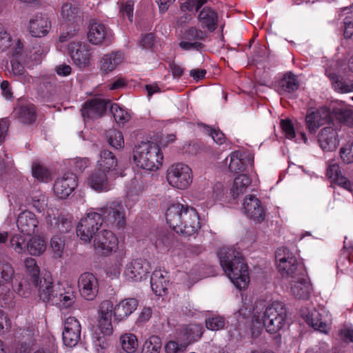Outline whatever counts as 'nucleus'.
I'll return each mask as SVG.
<instances>
[{"instance_id":"obj_1","label":"nucleus","mask_w":353,"mask_h":353,"mask_svg":"<svg viewBox=\"0 0 353 353\" xmlns=\"http://www.w3.org/2000/svg\"><path fill=\"white\" fill-rule=\"evenodd\" d=\"M165 219L173 230L185 236L196 234L201 228L198 212L188 205H170L166 210Z\"/></svg>"},{"instance_id":"obj_2","label":"nucleus","mask_w":353,"mask_h":353,"mask_svg":"<svg viewBox=\"0 0 353 353\" xmlns=\"http://www.w3.org/2000/svg\"><path fill=\"white\" fill-rule=\"evenodd\" d=\"M217 255L220 264L231 281L239 289H245L250 282L248 267L241 253L234 248L223 247Z\"/></svg>"},{"instance_id":"obj_3","label":"nucleus","mask_w":353,"mask_h":353,"mask_svg":"<svg viewBox=\"0 0 353 353\" xmlns=\"http://www.w3.org/2000/svg\"><path fill=\"white\" fill-rule=\"evenodd\" d=\"M132 159L137 166L154 171L161 166L163 155L157 143L146 140L135 143L132 150Z\"/></svg>"},{"instance_id":"obj_4","label":"nucleus","mask_w":353,"mask_h":353,"mask_svg":"<svg viewBox=\"0 0 353 353\" xmlns=\"http://www.w3.org/2000/svg\"><path fill=\"white\" fill-rule=\"evenodd\" d=\"M256 321L261 323L270 334L278 332L286 320V309L283 303L275 301L268 305L262 314H255Z\"/></svg>"},{"instance_id":"obj_5","label":"nucleus","mask_w":353,"mask_h":353,"mask_svg":"<svg viewBox=\"0 0 353 353\" xmlns=\"http://www.w3.org/2000/svg\"><path fill=\"white\" fill-rule=\"evenodd\" d=\"M208 37L207 32L196 26H190L182 33L181 41L179 43V46L184 51L194 50L202 52L205 48L203 42L207 40Z\"/></svg>"},{"instance_id":"obj_6","label":"nucleus","mask_w":353,"mask_h":353,"mask_svg":"<svg viewBox=\"0 0 353 353\" xmlns=\"http://www.w3.org/2000/svg\"><path fill=\"white\" fill-rule=\"evenodd\" d=\"M97 212L103 219V223L108 226L121 229L125 225L124 208L121 203L116 201L108 203Z\"/></svg>"},{"instance_id":"obj_7","label":"nucleus","mask_w":353,"mask_h":353,"mask_svg":"<svg viewBox=\"0 0 353 353\" xmlns=\"http://www.w3.org/2000/svg\"><path fill=\"white\" fill-rule=\"evenodd\" d=\"M103 219L97 212L88 213L79 222L77 234L85 243L90 242L102 226Z\"/></svg>"},{"instance_id":"obj_8","label":"nucleus","mask_w":353,"mask_h":353,"mask_svg":"<svg viewBox=\"0 0 353 353\" xmlns=\"http://www.w3.org/2000/svg\"><path fill=\"white\" fill-rule=\"evenodd\" d=\"M167 180L172 187L186 189L192 181V170L183 163L174 164L167 171Z\"/></svg>"},{"instance_id":"obj_9","label":"nucleus","mask_w":353,"mask_h":353,"mask_svg":"<svg viewBox=\"0 0 353 353\" xmlns=\"http://www.w3.org/2000/svg\"><path fill=\"white\" fill-rule=\"evenodd\" d=\"M275 259L278 262V270L283 278L296 279L299 263L296 258L288 248L278 249L275 253Z\"/></svg>"},{"instance_id":"obj_10","label":"nucleus","mask_w":353,"mask_h":353,"mask_svg":"<svg viewBox=\"0 0 353 353\" xmlns=\"http://www.w3.org/2000/svg\"><path fill=\"white\" fill-rule=\"evenodd\" d=\"M94 247L102 255L108 256L118 249V239L112 231L103 230L95 235Z\"/></svg>"},{"instance_id":"obj_11","label":"nucleus","mask_w":353,"mask_h":353,"mask_svg":"<svg viewBox=\"0 0 353 353\" xmlns=\"http://www.w3.org/2000/svg\"><path fill=\"white\" fill-rule=\"evenodd\" d=\"M110 101L95 98L85 102L81 109L84 120H94L104 115L110 107Z\"/></svg>"},{"instance_id":"obj_12","label":"nucleus","mask_w":353,"mask_h":353,"mask_svg":"<svg viewBox=\"0 0 353 353\" xmlns=\"http://www.w3.org/2000/svg\"><path fill=\"white\" fill-rule=\"evenodd\" d=\"M243 210L248 218L256 223H261L265 220V208L261 201L254 195L245 196L243 203Z\"/></svg>"},{"instance_id":"obj_13","label":"nucleus","mask_w":353,"mask_h":353,"mask_svg":"<svg viewBox=\"0 0 353 353\" xmlns=\"http://www.w3.org/2000/svg\"><path fill=\"white\" fill-rule=\"evenodd\" d=\"M78 287L81 296L86 300L92 301L98 294V279L93 274L84 272L79 278Z\"/></svg>"},{"instance_id":"obj_14","label":"nucleus","mask_w":353,"mask_h":353,"mask_svg":"<svg viewBox=\"0 0 353 353\" xmlns=\"http://www.w3.org/2000/svg\"><path fill=\"white\" fill-rule=\"evenodd\" d=\"M77 186V176L73 172H66L58 178L54 184V194L61 199H65Z\"/></svg>"},{"instance_id":"obj_15","label":"nucleus","mask_w":353,"mask_h":353,"mask_svg":"<svg viewBox=\"0 0 353 353\" xmlns=\"http://www.w3.org/2000/svg\"><path fill=\"white\" fill-rule=\"evenodd\" d=\"M81 325L75 317L67 318L62 333L63 344L70 347L76 346L81 339Z\"/></svg>"},{"instance_id":"obj_16","label":"nucleus","mask_w":353,"mask_h":353,"mask_svg":"<svg viewBox=\"0 0 353 353\" xmlns=\"http://www.w3.org/2000/svg\"><path fill=\"white\" fill-rule=\"evenodd\" d=\"M88 39L90 43L95 45L109 46L112 42L113 36L110 29L106 26L94 22L90 26Z\"/></svg>"},{"instance_id":"obj_17","label":"nucleus","mask_w":353,"mask_h":353,"mask_svg":"<svg viewBox=\"0 0 353 353\" xmlns=\"http://www.w3.org/2000/svg\"><path fill=\"white\" fill-rule=\"evenodd\" d=\"M37 285L35 283H30L38 290L39 296L43 302L57 303V299L54 298L55 293L58 290L57 285L52 282L51 276L46 274L43 278H39Z\"/></svg>"},{"instance_id":"obj_18","label":"nucleus","mask_w":353,"mask_h":353,"mask_svg":"<svg viewBox=\"0 0 353 353\" xmlns=\"http://www.w3.org/2000/svg\"><path fill=\"white\" fill-rule=\"evenodd\" d=\"M332 118L342 125L353 126V110L343 101H333L330 105Z\"/></svg>"},{"instance_id":"obj_19","label":"nucleus","mask_w":353,"mask_h":353,"mask_svg":"<svg viewBox=\"0 0 353 353\" xmlns=\"http://www.w3.org/2000/svg\"><path fill=\"white\" fill-rule=\"evenodd\" d=\"M150 270L148 261L143 259H137L126 265L124 274L128 280L140 281L147 276Z\"/></svg>"},{"instance_id":"obj_20","label":"nucleus","mask_w":353,"mask_h":353,"mask_svg":"<svg viewBox=\"0 0 353 353\" xmlns=\"http://www.w3.org/2000/svg\"><path fill=\"white\" fill-rule=\"evenodd\" d=\"M50 28L51 22L45 14L37 13L29 21V32L34 37L40 38L46 36Z\"/></svg>"},{"instance_id":"obj_21","label":"nucleus","mask_w":353,"mask_h":353,"mask_svg":"<svg viewBox=\"0 0 353 353\" xmlns=\"http://www.w3.org/2000/svg\"><path fill=\"white\" fill-rule=\"evenodd\" d=\"M68 53L74 64L79 68L88 65L90 54L85 44L81 42H70L68 47Z\"/></svg>"},{"instance_id":"obj_22","label":"nucleus","mask_w":353,"mask_h":353,"mask_svg":"<svg viewBox=\"0 0 353 353\" xmlns=\"http://www.w3.org/2000/svg\"><path fill=\"white\" fill-rule=\"evenodd\" d=\"M39 221L35 214L30 211L21 212L17 220L19 231L24 235L31 236L38 232Z\"/></svg>"},{"instance_id":"obj_23","label":"nucleus","mask_w":353,"mask_h":353,"mask_svg":"<svg viewBox=\"0 0 353 353\" xmlns=\"http://www.w3.org/2000/svg\"><path fill=\"white\" fill-rule=\"evenodd\" d=\"M298 77L292 72H287L275 82L274 89L280 95L292 94L299 88Z\"/></svg>"},{"instance_id":"obj_24","label":"nucleus","mask_w":353,"mask_h":353,"mask_svg":"<svg viewBox=\"0 0 353 353\" xmlns=\"http://www.w3.org/2000/svg\"><path fill=\"white\" fill-rule=\"evenodd\" d=\"M203 332V326L200 324L185 325L179 329L178 338L185 346H188L197 341L202 336Z\"/></svg>"},{"instance_id":"obj_25","label":"nucleus","mask_w":353,"mask_h":353,"mask_svg":"<svg viewBox=\"0 0 353 353\" xmlns=\"http://www.w3.org/2000/svg\"><path fill=\"white\" fill-rule=\"evenodd\" d=\"M326 176L332 183H334L351 192H353V183L341 174L339 165L334 161L328 162Z\"/></svg>"},{"instance_id":"obj_26","label":"nucleus","mask_w":353,"mask_h":353,"mask_svg":"<svg viewBox=\"0 0 353 353\" xmlns=\"http://www.w3.org/2000/svg\"><path fill=\"white\" fill-rule=\"evenodd\" d=\"M318 143L324 151H332L339 145L338 134L331 126L323 128L318 135Z\"/></svg>"},{"instance_id":"obj_27","label":"nucleus","mask_w":353,"mask_h":353,"mask_svg":"<svg viewBox=\"0 0 353 353\" xmlns=\"http://www.w3.org/2000/svg\"><path fill=\"white\" fill-rule=\"evenodd\" d=\"M325 75L332 83L334 90L339 93L353 92V80L344 81L343 79L332 68L325 69Z\"/></svg>"},{"instance_id":"obj_28","label":"nucleus","mask_w":353,"mask_h":353,"mask_svg":"<svg viewBox=\"0 0 353 353\" xmlns=\"http://www.w3.org/2000/svg\"><path fill=\"white\" fill-rule=\"evenodd\" d=\"M138 301L134 298L125 299L120 301L114 308V316L116 320L120 321L131 314L137 309Z\"/></svg>"},{"instance_id":"obj_29","label":"nucleus","mask_w":353,"mask_h":353,"mask_svg":"<svg viewBox=\"0 0 353 353\" xmlns=\"http://www.w3.org/2000/svg\"><path fill=\"white\" fill-rule=\"evenodd\" d=\"M331 123L334 125L330 107H321L315 112H310V133H312V130L314 131L315 128Z\"/></svg>"},{"instance_id":"obj_30","label":"nucleus","mask_w":353,"mask_h":353,"mask_svg":"<svg viewBox=\"0 0 353 353\" xmlns=\"http://www.w3.org/2000/svg\"><path fill=\"white\" fill-rule=\"evenodd\" d=\"M13 114L21 123L26 125L32 124L37 118L35 106L32 103L16 107Z\"/></svg>"},{"instance_id":"obj_31","label":"nucleus","mask_w":353,"mask_h":353,"mask_svg":"<svg viewBox=\"0 0 353 353\" xmlns=\"http://www.w3.org/2000/svg\"><path fill=\"white\" fill-rule=\"evenodd\" d=\"M168 272L161 270H154L151 276L150 283L154 293L157 296H163L168 290L169 281L167 277Z\"/></svg>"},{"instance_id":"obj_32","label":"nucleus","mask_w":353,"mask_h":353,"mask_svg":"<svg viewBox=\"0 0 353 353\" xmlns=\"http://www.w3.org/2000/svg\"><path fill=\"white\" fill-rule=\"evenodd\" d=\"M123 60V55L119 51L104 54L100 61V69L105 73L112 72L122 63Z\"/></svg>"},{"instance_id":"obj_33","label":"nucleus","mask_w":353,"mask_h":353,"mask_svg":"<svg viewBox=\"0 0 353 353\" xmlns=\"http://www.w3.org/2000/svg\"><path fill=\"white\" fill-rule=\"evenodd\" d=\"M108 174V172L98 169L90 174L88 183L92 189L97 192L108 191L110 189Z\"/></svg>"},{"instance_id":"obj_34","label":"nucleus","mask_w":353,"mask_h":353,"mask_svg":"<svg viewBox=\"0 0 353 353\" xmlns=\"http://www.w3.org/2000/svg\"><path fill=\"white\" fill-rule=\"evenodd\" d=\"M117 158L116 155L107 149H103L100 152V159L98 160L99 169L111 174L117 167Z\"/></svg>"},{"instance_id":"obj_35","label":"nucleus","mask_w":353,"mask_h":353,"mask_svg":"<svg viewBox=\"0 0 353 353\" xmlns=\"http://www.w3.org/2000/svg\"><path fill=\"white\" fill-rule=\"evenodd\" d=\"M198 19L203 28H206L210 32H214L217 28L218 16L216 12L209 7H204L200 12Z\"/></svg>"},{"instance_id":"obj_36","label":"nucleus","mask_w":353,"mask_h":353,"mask_svg":"<svg viewBox=\"0 0 353 353\" xmlns=\"http://www.w3.org/2000/svg\"><path fill=\"white\" fill-rule=\"evenodd\" d=\"M280 124L286 138L289 139H294L296 142L303 141L306 143L307 136L305 133L303 132H299L298 130L297 132H296L294 125L290 119H282L281 120Z\"/></svg>"},{"instance_id":"obj_37","label":"nucleus","mask_w":353,"mask_h":353,"mask_svg":"<svg viewBox=\"0 0 353 353\" xmlns=\"http://www.w3.org/2000/svg\"><path fill=\"white\" fill-rule=\"evenodd\" d=\"M58 290L55 293L54 298L57 299V303H52L59 307H70L72 305L76 300V296L73 292H65L61 288L59 285H57Z\"/></svg>"},{"instance_id":"obj_38","label":"nucleus","mask_w":353,"mask_h":353,"mask_svg":"<svg viewBox=\"0 0 353 353\" xmlns=\"http://www.w3.org/2000/svg\"><path fill=\"white\" fill-rule=\"evenodd\" d=\"M50 225L52 230L61 234L67 233L72 228L71 218L62 214L50 219Z\"/></svg>"},{"instance_id":"obj_39","label":"nucleus","mask_w":353,"mask_h":353,"mask_svg":"<svg viewBox=\"0 0 353 353\" xmlns=\"http://www.w3.org/2000/svg\"><path fill=\"white\" fill-rule=\"evenodd\" d=\"M251 179L246 174H239L236 176L233 183L230 194L234 199L240 194H243L247 188L250 185Z\"/></svg>"},{"instance_id":"obj_40","label":"nucleus","mask_w":353,"mask_h":353,"mask_svg":"<svg viewBox=\"0 0 353 353\" xmlns=\"http://www.w3.org/2000/svg\"><path fill=\"white\" fill-rule=\"evenodd\" d=\"M291 292L295 298L305 299L309 298V284L305 279L297 278L291 285Z\"/></svg>"},{"instance_id":"obj_41","label":"nucleus","mask_w":353,"mask_h":353,"mask_svg":"<svg viewBox=\"0 0 353 353\" xmlns=\"http://www.w3.org/2000/svg\"><path fill=\"white\" fill-rule=\"evenodd\" d=\"M324 312L323 308L320 309V310L314 309L310 312V327H313L314 330L327 333V324L323 320V313Z\"/></svg>"},{"instance_id":"obj_42","label":"nucleus","mask_w":353,"mask_h":353,"mask_svg":"<svg viewBox=\"0 0 353 353\" xmlns=\"http://www.w3.org/2000/svg\"><path fill=\"white\" fill-rule=\"evenodd\" d=\"M246 164L242 158V154L239 151H234L230 155L229 170L234 173L243 172Z\"/></svg>"},{"instance_id":"obj_43","label":"nucleus","mask_w":353,"mask_h":353,"mask_svg":"<svg viewBox=\"0 0 353 353\" xmlns=\"http://www.w3.org/2000/svg\"><path fill=\"white\" fill-rule=\"evenodd\" d=\"M28 281L30 283L37 285V280L40 278V270L34 259L28 257L25 260Z\"/></svg>"},{"instance_id":"obj_44","label":"nucleus","mask_w":353,"mask_h":353,"mask_svg":"<svg viewBox=\"0 0 353 353\" xmlns=\"http://www.w3.org/2000/svg\"><path fill=\"white\" fill-rule=\"evenodd\" d=\"M174 242V234L167 231H161L154 241V245L161 251L168 249Z\"/></svg>"},{"instance_id":"obj_45","label":"nucleus","mask_w":353,"mask_h":353,"mask_svg":"<svg viewBox=\"0 0 353 353\" xmlns=\"http://www.w3.org/2000/svg\"><path fill=\"white\" fill-rule=\"evenodd\" d=\"M120 343L123 351L127 353H134L138 347L137 336L133 334H125L121 336Z\"/></svg>"},{"instance_id":"obj_46","label":"nucleus","mask_w":353,"mask_h":353,"mask_svg":"<svg viewBox=\"0 0 353 353\" xmlns=\"http://www.w3.org/2000/svg\"><path fill=\"white\" fill-rule=\"evenodd\" d=\"M107 141L109 145L116 150H121L124 146V139L121 132L114 129L108 132Z\"/></svg>"},{"instance_id":"obj_47","label":"nucleus","mask_w":353,"mask_h":353,"mask_svg":"<svg viewBox=\"0 0 353 353\" xmlns=\"http://www.w3.org/2000/svg\"><path fill=\"white\" fill-rule=\"evenodd\" d=\"M161 345V338L152 335L145 341L141 353H159Z\"/></svg>"},{"instance_id":"obj_48","label":"nucleus","mask_w":353,"mask_h":353,"mask_svg":"<svg viewBox=\"0 0 353 353\" xmlns=\"http://www.w3.org/2000/svg\"><path fill=\"white\" fill-rule=\"evenodd\" d=\"M27 250L31 255L38 256L46 250V243L41 238H32L26 245Z\"/></svg>"},{"instance_id":"obj_49","label":"nucleus","mask_w":353,"mask_h":353,"mask_svg":"<svg viewBox=\"0 0 353 353\" xmlns=\"http://www.w3.org/2000/svg\"><path fill=\"white\" fill-rule=\"evenodd\" d=\"M198 125L203 128V132L209 134L216 143L221 145L225 143V134L219 129L213 128L202 123H198Z\"/></svg>"},{"instance_id":"obj_50","label":"nucleus","mask_w":353,"mask_h":353,"mask_svg":"<svg viewBox=\"0 0 353 353\" xmlns=\"http://www.w3.org/2000/svg\"><path fill=\"white\" fill-rule=\"evenodd\" d=\"M32 175L37 180L43 182H48L51 179L50 171L39 163H35L32 168Z\"/></svg>"},{"instance_id":"obj_51","label":"nucleus","mask_w":353,"mask_h":353,"mask_svg":"<svg viewBox=\"0 0 353 353\" xmlns=\"http://www.w3.org/2000/svg\"><path fill=\"white\" fill-rule=\"evenodd\" d=\"M14 270L8 263L0 265V285L4 283H11L14 276Z\"/></svg>"},{"instance_id":"obj_52","label":"nucleus","mask_w":353,"mask_h":353,"mask_svg":"<svg viewBox=\"0 0 353 353\" xmlns=\"http://www.w3.org/2000/svg\"><path fill=\"white\" fill-rule=\"evenodd\" d=\"M109 108L111 113L113 114V117L117 123H125L130 120V115L123 108H120L118 104L110 103Z\"/></svg>"},{"instance_id":"obj_53","label":"nucleus","mask_w":353,"mask_h":353,"mask_svg":"<svg viewBox=\"0 0 353 353\" xmlns=\"http://www.w3.org/2000/svg\"><path fill=\"white\" fill-rule=\"evenodd\" d=\"M225 321L223 316H213L205 319L206 327L212 331H218L225 327Z\"/></svg>"},{"instance_id":"obj_54","label":"nucleus","mask_w":353,"mask_h":353,"mask_svg":"<svg viewBox=\"0 0 353 353\" xmlns=\"http://www.w3.org/2000/svg\"><path fill=\"white\" fill-rule=\"evenodd\" d=\"M207 0H181V10L183 12L198 11Z\"/></svg>"},{"instance_id":"obj_55","label":"nucleus","mask_w":353,"mask_h":353,"mask_svg":"<svg viewBox=\"0 0 353 353\" xmlns=\"http://www.w3.org/2000/svg\"><path fill=\"white\" fill-rule=\"evenodd\" d=\"M98 327L103 335H111L113 332L112 318L99 317Z\"/></svg>"},{"instance_id":"obj_56","label":"nucleus","mask_w":353,"mask_h":353,"mask_svg":"<svg viewBox=\"0 0 353 353\" xmlns=\"http://www.w3.org/2000/svg\"><path fill=\"white\" fill-rule=\"evenodd\" d=\"M70 163L77 174V173H82L90 165V162L89 159L85 157L72 159Z\"/></svg>"},{"instance_id":"obj_57","label":"nucleus","mask_w":353,"mask_h":353,"mask_svg":"<svg viewBox=\"0 0 353 353\" xmlns=\"http://www.w3.org/2000/svg\"><path fill=\"white\" fill-rule=\"evenodd\" d=\"M341 158L345 163H353V142L347 143L340 150Z\"/></svg>"},{"instance_id":"obj_58","label":"nucleus","mask_w":353,"mask_h":353,"mask_svg":"<svg viewBox=\"0 0 353 353\" xmlns=\"http://www.w3.org/2000/svg\"><path fill=\"white\" fill-rule=\"evenodd\" d=\"M114 308L110 301H103L99 306V317L112 318V314H114Z\"/></svg>"},{"instance_id":"obj_59","label":"nucleus","mask_w":353,"mask_h":353,"mask_svg":"<svg viewBox=\"0 0 353 353\" xmlns=\"http://www.w3.org/2000/svg\"><path fill=\"white\" fill-rule=\"evenodd\" d=\"M51 248L57 257H61L64 248V241L59 236H54L50 241Z\"/></svg>"},{"instance_id":"obj_60","label":"nucleus","mask_w":353,"mask_h":353,"mask_svg":"<svg viewBox=\"0 0 353 353\" xmlns=\"http://www.w3.org/2000/svg\"><path fill=\"white\" fill-rule=\"evenodd\" d=\"M11 46V37L2 25H0V51H5Z\"/></svg>"},{"instance_id":"obj_61","label":"nucleus","mask_w":353,"mask_h":353,"mask_svg":"<svg viewBox=\"0 0 353 353\" xmlns=\"http://www.w3.org/2000/svg\"><path fill=\"white\" fill-rule=\"evenodd\" d=\"M24 243V237L19 234L14 235L10 239V245L17 253H21L25 251V246L23 245Z\"/></svg>"},{"instance_id":"obj_62","label":"nucleus","mask_w":353,"mask_h":353,"mask_svg":"<svg viewBox=\"0 0 353 353\" xmlns=\"http://www.w3.org/2000/svg\"><path fill=\"white\" fill-rule=\"evenodd\" d=\"M120 12L123 15V17H127L128 19L132 21L133 18V3L131 1H128L125 3H122Z\"/></svg>"},{"instance_id":"obj_63","label":"nucleus","mask_w":353,"mask_h":353,"mask_svg":"<svg viewBox=\"0 0 353 353\" xmlns=\"http://www.w3.org/2000/svg\"><path fill=\"white\" fill-rule=\"evenodd\" d=\"M185 347L184 343L179 344L176 341H170L166 343L165 350L167 353H176L183 350Z\"/></svg>"},{"instance_id":"obj_64","label":"nucleus","mask_w":353,"mask_h":353,"mask_svg":"<svg viewBox=\"0 0 353 353\" xmlns=\"http://www.w3.org/2000/svg\"><path fill=\"white\" fill-rule=\"evenodd\" d=\"M340 15L344 17L343 25H347L348 22L353 23V6L343 8Z\"/></svg>"}]
</instances>
